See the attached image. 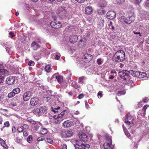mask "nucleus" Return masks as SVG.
I'll return each mask as SVG.
<instances>
[{"mask_svg": "<svg viewBox=\"0 0 149 149\" xmlns=\"http://www.w3.org/2000/svg\"><path fill=\"white\" fill-rule=\"evenodd\" d=\"M4 126H3V128H4L5 127H8L10 126L9 123L8 121H6L4 123Z\"/></svg>", "mask_w": 149, "mask_h": 149, "instance_id": "46", "label": "nucleus"}, {"mask_svg": "<svg viewBox=\"0 0 149 149\" xmlns=\"http://www.w3.org/2000/svg\"><path fill=\"white\" fill-rule=\"evenodd\" d=\"M125 59V54L123 50H119L116 52L113 58V61L119 63L123 61Z\"/></svg>", "mask_w": 149, "mask_h": 149, "instance_id": "1", "label": "nucleus"}, {"mask_svg": "<svg viewBox=\"0 0 149 149\" xmlns=\"http://www.w3.org/2000/svg\"><path fill=\"white\" fill-rule=\"evenodd\" d=\"M2 65H0V83L2 82L4 77L8 74V71L4 69H1Z\"/></svg>", "mask_w": 149, "mask_h": 149, "instance_id": "6", "label": "nucleus"}, {"mask_svg": "<svg viewBox=\"0 0 149 149\" xmlns=\"http://www.w3.org/2000/svg\"><path fill=\"white\" fill-rule=\"evenodd\" d=\"M46 141L47 142L50 143H52L53 142L52 140L51 139L49 138H47Z\"/></svg>", "mask_w": 149, "mask_h": 149, "instance_id": "54", "label": "nucleus"}, {"mask_svg": "<svg viewBox=\"0 0 149 149\" xmlns=\"http://www.w3.org/2000/svg\"><path fill=\"white\" fill-rule=\"evenodd\" d=\"M125 94V92L124 91H118V92L117 95L118 96H120L121 95H123Z\"/></svg>", "mask_w": 149, "mask_h": 149, "instance_id": "44", "label": "nucleus"}, {"mask_svg": "<svg viewBox=\"0 0 149 149\" xmlns=\"http://www.w3.org/2000/svg\"><path fill=\"white\" fill-rule=\"evenodd\" d=\"M134 119V118L130 113H128L126 115L125 118L124 119V120H125L124 121L125 123L129 125H130L131 123L133 124L132 120Z\"/></svg>", "mask_w": 149, "mask_h": 149, "instance_id": "4", "label": "nucleus"}, {"mask_svg": "<svg viewBox=\"0 0 149 149\" xmlns=\"http://www.w3.org/2000/svg\"><path fill=\"white\" fill-rule=\"evenodd\" d=\"M47 130L46 129L42 128H41L40 131V132L42 134H45L47 133Z\"/></svg>", "mask_w": 149, "mask_h": 149, "instance_id": "36", "label": "nucleus"}, {"mask_svg": "<svg viewBox=\"0 0 149 149\" xmlns=\"http://www.w3.org/2000/svg\"><path fill=\"white\" fill-rule=\"evenodd\" d=\"M33 112L35 114H40V108H35L33 111Z\"/></svg>", "mask_w": 149, "mask_h": 149, "instance_id": "37", "label": "nucleus"}, {"mask_svg": "<svg viewBox=\"0 0 149 149\" xmlns=\"http://www.w3.org/2000/svg\"><path fill=\"white\" fill-rule=\"evenodd\" d=\"M71 86L72 87H73L74 88L77 89L79 87V86H76V83L74 81H72V83L71 84Z\"/></svg>", "mask_w": 149, "mask_h": 149, "instance_id": "42", "label": "nucleus"}, {"mask_svg": "<svg viewBox=\"0 0 149 149\" xmlns=\"http://www.w3.org/2000/svg\"><path fill=\"white\" fill-rule=\"evenodd\" d=\"M123 127L124 130L125 135L130 139H132V137L130 133L127 131V130L125 128L124 125H123Z\"/></svg>", "mask_w": 149, "mask_h": 149, "instance_id": "27", "label": "nucleus"}, {"mask_svg": "<svg viewBox=\"0 0 149 149\" xmlns=\"http://www.w3.org/2000/svg\"><path fill=\"white\" fill-rule=\"evenodd\" d=\"M54 20L51 22L50 24L53 28H59L62 26L61 24L59 21L56 20V17H53Z\"/></svg>", "mask_w": 149, "mask_h": 149, "instance_id": "5", "label": "nucleus"}, {"mask_svg": "<svg viewBox=\"0 0 149 149\" xmlns=\"http://www.w3.org/2000/svg\"><path fill=\"white\" fill-rule=\"evenodd\" d=\"M146 106L148 107V105H145L144 106V107H143V111H144L145 112L146 111V109H147Z\"/></svg>", "mask_w": 149, "mask_h": 149, "instance_id": "60", "label": "nucleus"}, {"mask_svg": "<svg viewBox=\"0 0 149 149\" xmlns=\"http://www.w3.org/2000/svg\"><path fill=\"white\" fill-rule=\"evenodd\" d=\"M14 94L16 95L19 93L20 92V89L19 88H14L12 91Z\"/></svg>", "mask_w": 149, "mask_h": 149, "instance_id": "33", "label": "nucleus"}, {"mask_svg": "<svg viewBox=\"0 0 149 149\" xmlns=\"http://www.w3.org/2000/svg\"><path fill=\"white\" fill-rule=\"evenodd\" d=\"M106 4L105 1V0H100L98 1V5L100 7H103L105 6Z\"/></svg>", "mask_w": 149, "mask_h": 149, "instance_id": "28", "label": "nucleus"}, {"mask_svg": "<svg viewBox=\"0 0 149 149\" xmlns=\"http://www.w3.org/2000/svg\"><path fill=\"white\" fill-rule=\"evenodd\" d=\"M28 65L29 66H33L34 65V62L33 61L31 60L29 62Z\"/></svg>", "mask_w": 149, "mask_h": 149, "instance_id": "52", "label": "nucleus"}, {"mask_svg": "<svg viewBox=\"0 0 149 149\" xmlns=\"http://www.w3.org/2000/svg\"><path fill=\"white\" fill-rule=\"evenodd\" d=\"M129 72L132 75L138 77L139 78L140 72L134 71L132 70H130L129 71Z\"/></svg>", "mask_w": 149, "mask_h": 149, "instance_id": "25", "label": "nucleus"}, {"mask_svg": "<svg viewBox=\"0 0 149 149\" xmlns=\"http://www.w3.org/2000/svg\"><path fill=\"white\" fill-rule=\"evenodd\" d=\"M60 54H57L55 55V58L56 60H58L60 58Z\"/></svg>", "mask_w": 149, "mask_h": 149, "instance_id": "50", "label": "nucleus"}, {"mask_svg": "<svg viewBox=\"0 0 149 149\" xmlns=\"http://www.w3.org/2000/svg\"><path fill=\"white\" fill-rule=\"evenodd\" d=\"M33 94L30 91H28L25 93L23 95V100L26 102L28 101L32 96Z\"/></svg>", "mask_w": 149, "mask_h": 149, "instance_id": "11", "label": "nucleus"}, {"mask_svg": "<svg viewBox=\"0 0 149 149\" xmlns=\"http://www.w3.org/2000/svg\"><path fill=\"white\" fill-rule=\"evenodd\" d=\"M142 0H135V3L136 4H138Z\"/></svg>", "mask_w": 149, "mask_h": 149, "instance_id": "62", "label": "nucleus"}, {"mask_svg": "<svg viewBox=\"0 0 149 149\" xmlns=\"http://www.w3.org/2000/svg\"><path fill=\"white\" fill-rule=\"evenodd\" d=\"M146 75V74L145 72H140L139 78H142L145 77Z\"/></svg>", "mask_w": 149, "mask_h": 149, "instance_id": "38", "label": "nucleus"}, {"mask_svg": "<svg viewBox=\"0 0 149 149\" xmlns=\"http://www.w3.org/2000/svg\"><path fill=\"white\" fill-rule=\"evenodd\" d=\"M26 126H27L26 125H24L23 126L20 127H19L17 129L18 131L19 132H22L24 130V127H26Z\"/></svg>", "mask_w": 149, "mask_h": 149, "instance_id": "35", "label": "nucleus"}, {"mask_svg": "<svg viewBox=\"0 0 149 149\" xmlns=\"http://www.w3.org/2000/svg\"><path fill=\"white\" fill-rule=\"evenodd\" d=\"M85 11L86 14L89 15L93 12V10L91 7L88 6L86 8Z\"/></svg>", "mask_w": 149, "mask_h": 149, "instance_id": "26", "label": "nucleus"}, {"mask_svg": "<svg viewBox=\"0 0 149 149\" xmlns=\"http://www.w3.org/2000/svg\"><path fill=\"white\" fill-rule=\"evenodd\" d=\"M15 80V77L10 76L7 78L6 83L9 85H12L14 84Z\"/></svg>", "mask_w": 149, "mask_h": 149, "instance_id": "13", "label": "nucleus"}, {"mask_svg": "<svg viewBox=\"0 0 149 149\" xmlns=\"http://www.w3.org/2000/svg\"><path fill=\"white\" fill-rule=\"evenodd\" d=\"M107 17L108 18L112 19L116 17V13L113 12H109L107 13Z\"/></svg>", "mask_w": 149, "mask_h": 149, "instance_id": "22", "label": "nucleus"}, {"mask_svg": "<svg viewBox=\"0 0 149 149\" xmlns=\"http://www.w3.org/2000/svg\"><path fill=\"white\" fill-rule=\"evenodd\" d=\"M105 12V10L102 8H100L98 10V13L101 15H103Z\"/></svg>", "mask_w": 149, "mask_h": 149, "instance_id": "39", "label": "nucleus"}, {"mask_svg": "<svg viewBox=\"0 0 149 149\" xmlns=\"http://www.w3.org/2000/svg\"><path fill=\"white\" fill-rule=\"evenodd\" d=\"M84 97V95L82 94H80L78 97H77L79 99H81L82 98Z\"/></svg>", "mask_w": 149, "mask_h": 149, "instance_id": "58", "label": "nucleus"}, {"mask_svg": "<svg viewBox=\"0 0 149 149\" xmlns=\"http://www.w3.org/2000/svg\"><path fill=\"white\" fill-rule=\"evenodd\" d=\"M73 134V131L72 130H68L65 132V137H70Z\"/></svg>", "mask_w": 149, "mask_h": 149, "instance_id": "24", "label": "nucleus"}, {"mask_svg": "<svg viewBox=\"0 0 149 149\" xmlns=\"http://www.w3.org/2000/svg\"><path fill=\"white\" fill-rule=\"evenodd\" d=\"M97 64L100 65L102 63V61L101 60V59L100 58L98 59L97 60Z\"/></svg>", "mask_w": 149, "mask_h": 149, "instance_id": "56", "label": "nucleus"}, {"mask_svg": "<svg viewBox=\"0 0 149 149\" xmlns=\"http://www.w3.org/2000/svg\"><path fill=\"white\" fill-rule=\"evenodd\" d=\"M63 124V126L65 127H69L72 125V123L71 121L70 120H67L64 121Z\"/></svg>", "mask_w": 149, "mask_h": 149, "instance_id": "23", "label": "nucleus"}, {"mask_svg": "<svg viewBox=\"0 0 149 149\" xmlns=\"http://www.w3.org/2000/svg\"><path fill=\"white\" fill-rule=\"evenodd\" d=\"M39 101L38 97H35L32 98L30 101V103L32 106H36L38 104Z\"/></svg>", "mask_w": 149, "mask_h": 149, "instance_id": "16", "label": "nucleus"}, {"mask_svg": "<svg viewBox=\"0 0 149 149\" xmlns=\"http://www.w3.org/2000/svg\"><path fill=\"white\" fill-rule=\"evenodd\" d=\"M63 119H64L68 118V112L65 110H63L61 113L58 114Z\"/></svg>", "mask_w": 149, "mask_h": 149, "instance_id": "21", "label": "nucleus"}, {"mask_svg": "<svg viewBox=\"0 0 149 149\" xmlns=\"http://www.w3.org/2000/svg\"><path fill=\"white\" fill-rule=\"evenodd\" d=\"M129 71L127 70L121 71L118 72V74L121 78L125 80L127 79L128 77V73Z\"/></svg>", "mask_w": 149, "mask_h": 149, "instance_id": "7", "label": "nucleus"}, {"mask_svg": "<svg viewBox=\"0 0 149 149\" xmlns=\"http://www.w3.org/2000/svg\"><path fill=\"white\" fill-rule=\"evenodd\" d=\"M52 111L55 113H60L61 111H60V107H52Z\"/></svg>", "mask_w": 149, "mask_h": 149, "instance_id": "30", "label": "nucleus"}, {"mask_svg": "<svg viewBox=\"0 0 149 149\" xmlns=\"http://www.w3.org/2000/svg\"><path fill=\"white\" fill-rule=\"evenodd\" d=\"M74 144L75 149H88L90 146L87 144H83L79 141L76 140Z\"/></svg>", "mask_w": 149, "mask_h": 149, "instance_id": "2", "label": "nucleus"}, {"mask_svg": "<svg viewBox=\"0 0 149 149\" xmlns=\"http://www.w3.org/2000/svg\"><path fill=\"white\" fill-rule=\"evenodd\" d=\"M140 27L141 29H145L146 28L148 25V24H147L146 22L143 23H140Z\"/></svg>", "mask_w": 149, "mask_h": 149, "instance_id": "29", "label": "nucleus"}, {"mask_svg": "<svg viewBox=\"0 0 149 149\" xmlns=\"http://www.w3.org/2000/svg\"><path fill=\"white\" fill-rule=\"evenodd\" d=\"M44 137L42 136L38 138L37 139V141H42L44 140Z\"/></svg>", "mask_w": 149, "mask_h": 149, "instance_id": "55", "label": "nucleus"}, {"mask_svg": "<svg viewBox=\"0 0 149 149\" xmlns=\"http://www.w3.org/2000/svg\"><path fill=\"white\" fill-rule=\"evenodd\" d=\"M110 136H107L106 137L107 142L104 144V149H113V147L111 146L112 140Z\"/></svg>", "mask_w": 149, "mask_h": 149, "instance_id": "3", "label": "nucleus"}, {"mask_svg": "<svg viewBox=\"0 0 149 149\" xmlns=\"http://www.w3.org/2000/svg\"><path fill=\"white\" fill-rule=\"evenodd\" d=\"M145 5L146 6L149 7V0H148L146 1Z\"/></svg>", "mask_w": 149, "mask_h": 149, "instance_id": "64", "label": "nucleus"}, {"mask_svg": "<svg viewBox=\"0 0 149 149\" xmlns=\"http://www.w3.org/2000/svg\"><path fill=\"white\" fill-rule=\"evenodd\" d=\"M51 66L50 65H47L45 68V71L47 72L48 73L50 72L51 70Z\"/></svg>", "mask_w": 149, "mask_h": 149, "instance_id": "34", "label": "nucleus"}, {"mask_svg": "<svg viewBox=\"0 0 149 149\" xmlns=\"http://www.w3.org/2000/svg\"><path fill=\"white\" fill-rule=\"evenodd\" d=\"M75 0L80 3H83L85 1V0Z\"/></svg>", "mask_w": 149, "mask_h": 149, "instance_id": "61", "label": "nucleus"}, {"mask_svg": "<svg viewBox=\"0 0 149 149\" xmlns=\"http://www.w3.org/2000/svg\"><path fill=\"white\" fill-rule=\"evenodd\" d=\"M79 135L80 139L79 141L81 142V141H86L88 139V136L84 133H82L81 134H79Z\"/></svg>", "mask_w": 149, "mask_h": 149, "instance_id": "14", "label": "nucleus"}, {"mask_svg": "<svg viewBox=\"0 0 149 149\" xmlns=\"http://www.w3.org/2000/svg\"><path fill=\"white\" fill-rule=\"evenodd\" d=\"M85 103V107L86 108L88 109H90V107L89 105L88 104V102L86 100H85L84 101Z\"/></svg>", "mask_w": 149, "mask_h": 149, "instance_id": "49", "label": "nucleus"}, {"mask_svg": "<svg viewBox=\"0 0 149 149\" xmlns=\"http://www.w3.org/2000/svg\"><path fill=\"white\" fill-rule=\"evenodd\" d=\"M9 35L11 38H13L15 36V35H14V33L11 32H10L9 33Z\"/></svg>", "mask_w": 149, "mask_h": 149, "instance_id": "57", "label": "nucleus"}, {"mask_svg": "<svg viewBox=\"0 0 149 149\" xmlns=\"http://www.w3.org/2000/svg\"><path fill=\"white\" fill-rule=\"evenodd\" d=\"M47 108L46 106H42L40 107V114L47 116Z\"/></svg>", "mask_w": 149, "mask_h": 149, "instance_id": "12", "label": "nucleus"}, {"mask_svg": "<svg viewBox=\"0 0 149 149\" xmlns=\"http://www.w3.org/2000/svg\"><path fill=\"white\" fill-rule=\"evenodd\" d=\"M31 47L33 50H36L40 47V45L39 42L34 41L31 44Z\"/></svg>", "mask_w": 149, "mask_h": 149, "instance_id": "17", "label": "nucleus"}, {"mask_svg": "<svg viewBox=\"0 0 149 149\" xmlns=\"http://www.w3.org/2000/svg\"><path fill=\"white\" fill-rule=\"evenodd\" d=\"M85 44V42L84 41H83L82 39L81 40L79 41L77 43L78 45L80 47L84 46V45Z\"/></svg>", "mask_w": 149, "mask_h": 149, "instance_id": "32", "label": "nucleus"}, {"mask_svg": "<svg viewBox=\"0 0 149 149\" xmlns=\"http://www.w3.org/2000/svg\"><path fill=\"white\" fill-rule=\"evenodd\" d=\"M53 118L54 119V123L56 124L59 123L64 120L58 114L53 116Z\"/></svg>", "mask_w": 149, "mask_h": 149, "instance_id": "9", "label": "nucleus"}, {"mask_svg": "<svg viewBox=\"0 0 149 149\" xmlns=\"http://www.w3.org/2000/svg\"><path fill=\"white\" fill-rule=\"evenodd\" d=\"M127 79V81H128V82H127V84H126L127 85H130L132 83L133 81L132 80H129V79H128V78Z\"/></svg>", "mask_w": 149, "mask_h": 149, "instance_id": "51", "label": "nucleus"}, {"mask_svg": "<svg viewBox=\"0 0 149 149\" xmlns=\"http://www.w3.org/2000/svg\"><path fill=\"white\" fill-rule=\"evenodd\" d=\"M32 140L33 138L32 136H29L27 139V141L29 143H30L32 142Z\"/></svg>", "mask_w": 149, "mask_h": 149, "instance_id": "43", "label": "nucleus"}, {"mask_svg": "<svg viewBox=\"0 0 149 149\" xmlns=\"http://www.w3.org/2000/svg\"><path fill=\"white\" fill-rule=\"evenodd\" d=\"M57 74H54L51 78H55L58 83L60 84L62 83L63 81V77L62 76L57 75Z\"/></svg>", "mask_w": 149, "mask_h": 149, "instance_id": "19", "label": "nucleus"}, {"mask_svg": "<svg viewBox=\"0 0 149 149\" xmlns=\"http://www.w3.org/2000/svg\"><path fill=\"white\" fill-rule=\"evenodd\" d=\"M125 0H116V3L118 4H121L123 3Z\"/></svg>", "mask_w": 149, "mask_h": 149, "instance_id": "45", "label": "nucleus"}, {"mask_svg": "<svg viewBox=\"0 0 149 149\" xmlns=\"http://www.w3.org/2000/svg\"><path fill=\"white\" fill-rule=\"evenodd\" d=\"M66 11L65 8L61 7L58 10V15L62 18L66 16Z\"/></svg>", "mask_w": 149, "mask_h": 149, "instance_id": "10", "label": "nucleus"}, {"mask_svg": "<svg viewBox=\"0 0 149 149\" xmlns=\"http://www.w3.org/2000/svg\"><path fill=\"white\" fill-rule=\"evenodd\" d=\"M12 132L15 133L16 131V129L15 127H13L12 128Z\"/></svg>", "mask_w": 149, "mask_h": 149, "instance_id": "59", "label": "nucleus"}, {"mask_svg": "<svg viewBox=\"0 0 149 149\" xmlns=\"http://www.w3.org/2000/svg\"><path fill=\"white\" fill-rule=\"evenodd\" d=\"M86 79V77L83 76L80 77L79 78V81L82 83L83 82V80H85Z\"/></svg>", "mask_w": 149, "mask_h": 149, "instance_id": "48", "label": "nucleus"}, {"mask_svg": "<svg viewBox=\"0 0 149 149\" xmlns=\"http://www.w3.org/2000/svg\"><path fill=\"white\" fill-rule=\"evenodd\" d=\"M149 13L144 10H142L140 11V16L142 19H146L148 18V16Z\"/></svg>", "mask_w": 149, "mask_h": 149, "instance_id": "18", "label": "nucleus"}, {"mask_svg": "<svg viewBox=\"0 0 149 149\" xmlns=\"http://www.w3.org/2000/svg\"><path fill=\"white\" fill-rule=\"evenodd\" d=\"M67 146L65 144H63L62 146V149H67Z\"/></svg>", "mask_w": 149, "mask_h": 149, "instance_id": "63", "label": "nucleus"}, {"mask_svg": "<svg viewBox=\"0 0 149 149\" xmlns=\"http://www.w3.org/2000/svg\"><path fill=\"white\" fill-rule=\"evenodd\" d=\"M93 57L90 54H86L82 57L83 61L86 63L89 62L92 58Z\"/></svg>", "mask_w": 149, "mask_h": 149, "instance_id": "8", "label": "nucleus"}, {"mask_svg": "<svg viewBox=\"0 0 149 149\" xmlns=\"http://www.w3.org/2000/svg\"><path fill=\"white\" fill-rule=\"evenodd\" d=\"M15 95L13 92L12 91L10 92L8 94V97L9 98H11L13 97Z\"/></svg>", "mask_w": 149, "mask_h": 149, "instance_id": "41", "label": "nucleus"}, {"mask_svg": "<svg viewBox=\"0 0 149 149\" xmlns=\"http://www.w3.org/2000/svg\"><path fill=\"white\" fill-rule=\"evenodd\" d=\"M15 141L16 142L18 143L21 144L22 143L21 139H19L18 137H17Z\"/></svg>", "mask_w": 149, "mask_h": 149, "instance_id": "47", "label": "nucleus"}, {"mask_svg": "<svg viewBox=\"0 0 149 149\" xmlns=\"http://www.w3.org/2000/svg\"><path fill=\"white\" fill-rule=\"evenodd\" d=\"M104 20L102 18L100 19V24L102 26H103L104 25Z\"/></svg>", "mask_w": 149, "mask_h": 149, "instance_id": "53", "label": "nucleus"}, {"mask_svg": "<svg viewBox=\"0 0 149 149\" xmlns=\"http://www.w3.org/2000/svg\"><path fill=\"white\" fill-rule=\"evenodd\" d=\"M0 143L3 148H6L7 146L6 144L5 141L1 138H0Z\"/></svg>", "mask_w": 149, "mask_h": 149, "instance_id": "31", "label": "nucleus"}, {"mask_svg": "<svg viewBox=\"0 0 149 149\" xmlns=\"http://www.w3.org/2000/svg\"><path fill=\"white\" fill-rule=\"evenodd\" d=\"M135 19V17L134 16H130L127 17L125 19L124 22L127 24H130Z\"/></svg>", "mask_w": 149, "mask_h": 149, "instance_id": "15", "label": "nucleus"}, {"mask_svg": "<svg viewBox=\"0 0 149 149\" xmlns=\"http://www.w3.org/2000/svg\"><path fill=\"white\" fill-rule=\"evenodd\" d=\"M12 49V48L10 47H7V48L6 49V51L9 54H11L13 52Z\"/></svg>", "mask_w": 149, "mask_h": 149, "instance_id": "40", "label": "nucleus"}, {"mask_svg": "<svg viewBox=\"0 0 149 149\" xmlns=\"http://www.w3.org/2000/svg\"><path fill=\"white\" fill-rule=\"evenodd\" d=\"M78 38L77 35H72L70 36L69 41L71 43H74L77 42Z\"/></svg>", "mask_w": 149, "mask_h": 149, "instance_id": "20", "label": "nucleus"}]
</instances>
